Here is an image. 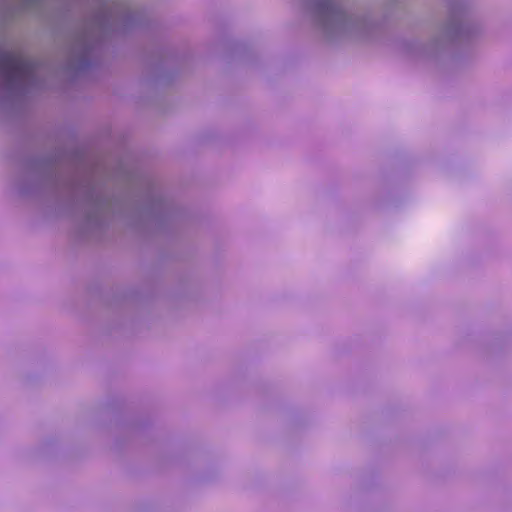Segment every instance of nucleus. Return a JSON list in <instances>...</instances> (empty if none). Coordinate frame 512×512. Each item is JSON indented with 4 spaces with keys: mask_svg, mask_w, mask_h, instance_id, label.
<instances>
[{
    "mask_svg": "<svg viewBox=\"0 0 512 512\" xmlns=\"http://www.w3.org/2000/svg\"><path fill=\"white\" fill-rule=\"evenodd\" d=\"M161 201L159 198L152 197L149 199L143 207H141V213L153 214L160 207Z\"/></svg>",
    "mask_w": 512,
    "mask_h": 512,
    "instance_id": "39448f33",
    "label": "nucleus"
},
{
    "mask_svg": "<svg viewBox=\"0 0 512 512\" xmlns=\"http://www.w3.org/2000/svg\"><path fill=\"white\" fill-rule=\"evenodd\" d=\"M316 18L322 34L329 41L360 38L373 25L365 10H344L334 0H319Z\"/></svg>",
    "mask_w": 512,
    "mask_h": 512,
    "instance_id": "f03ea898",
    "label": "nucleus"
},
{
    "mask_svg": "<svg viewBox=\"0 0 512 512\" xmlns=\"http://www.w3.org/2000/svg\"><path fill=\"white\" fill-rule=\"evenodd\" d=\"M129 10L122 0H99L93 15L74 35L69 48V66L80 69L87 63L89 51L93 43L105 31L124 25Z\"/></svg>",
    "mask_w": 512,
    "mask_h": 512,
    "instance_id": "f257e3e1",
    "label": "nucleus"
},
{
    "mask_svg": "<svg viewBox=\"0 0 512 512\" xmlns=\"http://www.w3.org/2000/svg\"><path fill=\"white\" fill-rule=\"evenodd\" d=\"M37 81L34 60L19 49L0 50V91L3 97L24 94Z\"/></svg>",
    "mask_w": 512,
    "mask_h": 512,
    "instance_id": "7ed1b4c3",
    "label": "nucleus"
},
{
    "mask_svg": "<svg viewBox=\"0 0 512 512\" xmlns=\"http://www.w3.org/2000/svg\"><path fill=\"white\" fill-rule=\"evenodd\" d=\"M468 34L469 28L466 24L460 22H451L444 28L439 37L432 40V44L437 45V43L442 39L453 40Z\"/></svg>",
    "mask_w": 512,
    "mask_h": 512,
    "instance_id": "20e7f679",
    "label": "nucleus"
},
{
    "mask_svg": "<svg viewBox=\"0 0 512 512\" xmlns=\"http://www.w3.org/2000/svg\"><path fill=\"white\" fill-rule=\"evenodd\" d=\"M25 8H32L38 4L41 0H21Z\"/></svg>",
    "mask_w": 512,
    "mask_h": 512,
    "instance_id": "423d86ee",
    "label": "nucleus"
}]
</instances>
